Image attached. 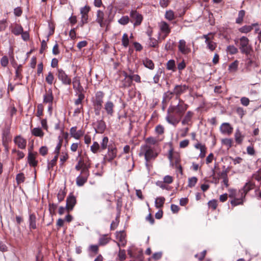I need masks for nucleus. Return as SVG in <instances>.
Wrapping results in <instances>:
<instances>
[{
  "label": "nucleus",
  "instance_id": "f257e3e1",
  "mask_svg": "<svg viewBox=\"0 0 261 261\" xmlns=\"http://www.w3.org/2000/svg\"><path fill=\"white\" fill-rule=\"evenodd\" d=\"M158 150L155 147L142 145L139 155V156H144L146 161L145 165L148 168V162L151 160H154L158 156Z\"/></svg>",
  "mask_w": 261,
  "mask_h": 261
},
{
  "label": "nucleus",
  "instance_id": "f03ea898",
  "mask_svg": "<svg viewBox=\"0 0 261 261\" xmlns=\"http://www.w3.org/2000/svg\"><path fill=\"white\" fill-rule=\"evenodd\" d=\"M188 108V105L185 103L183 100L179 99V102L176 106H170L167 110L168 112H173L181 119Z\"/></svg>",
  "mask_w": 261,
  "mask_h": 261
},
{
  "label": "nucleus",
  "instance_id": "7ed1b4c3",
  "mask_svg": "<svg viewBox=\"0 0 261 261\" xmlns=\"http://www.w3.org/2000/svg\"><path fill=\"white\" fill-rule=\"evenodd\" d=\"M228 196L233 199L230 201V203L232 206L242 204L244 202V197H242L241 195H238V191L234 189H229Z\"/></svg>",
  "mask_w": 261,
  "mask_h": 261
},
{
  "label": "nucleus",
  "instance_id": "20e7f679",
  "mask_svg": "<svg viewBox=\"0 0 261 261\" xmlns=\"http://www.w3.org/2000/svg\"><path fill=\"white\" fill-rule=\"evenodd\" d=\"M240 49L242 54L247 55L252 51V47L249 44V40L246 37L243 36L240 39Z\"/></svg>",
  "mask_w": 261,
  "mask_h": 261
},
{
  "label": "nucleus",
  "instance_id": "39448f33",
  "mask_svg": "<svg viewBox=\"0 0 261 261\" xmlns=\"http://www.w3.org/2000/svg\"><path fill=\"white\" fill-rule=\"evenodd\" d=\"M89 175L88 167L85 166L83 168L80 175L76 177V184L77 186L79 187L83 186L87 182Z\"/></svg>",
  "mask_w": 261,
  "mask_h": 261
},
{
  "label": "nucleus",
  "instance_id": "423d86ee",
  "mask_svg": "<svg viewBox=\"0 0 261 261\" xmlns=\"http://www.w3.org/2000/svg\"><path fill=\"white\" fill-rule=\"evenodd\" d=\"M188 89V87L185 85H176L174 88L173 91H169L166 92V94L167 97L170 98H172V95L175 94L177 99H179V96L184 93Z\"/></svg>",
  "mask_w": 261,
  "mask_h": 261
},
{
  "label": "nucleus",
  "instance_id": "0eeeda50",
  "mask_svg": "<svg viewBox=\"0 0 261 261\" xmlns=\"http://www.w3.org/2000/svg\"><path fill=\"white\" fill-rule=\"evenodd\" d=\"M213 35L211 33L203 35L202 37V38L205 39L206 48L211 51H214L217 47V43L213 41Z\"/></svg>",
  "mask_w": 261,
  "mask_h": 261
},
{
  "label": "nucleus",
  "instance_id": "6e6552de",
  "mask_svg": "<svg viewBox=\"0 0 261 261\" xmlns=\"http://www.w3.org/2000/svg\"><path fill=\"white\" fill-rule=\"evenodd\" d=\"M96 21L101 28L107 25L110 23V21L105 17L104 12L100 10H98L96 12Z\"/></svg>",
  "mask_w": 261,
  "mask_h": 261
},
{
  "label": "nucleus",
  "instance_id": "1a4fd4ad",
  "mask_svg": "<svg viewBox=\"0 0 261 261\" xmlns=\"http://www.w3.org/2000/svg\"><path fill=\"white\" fill-rule=\"evenodd\" d=\"M56 75L58 79L61 81L62 83L65 85H69L71 83V79L62 69H58Z\"/></svg>",
  "mask_w": 261,
  "mask_h": 261
},
{
  "label": "nucleus",
  "instance_id": "9d476101",
  "mask_svg": "<svg viewBox=\"0 0 261 261\" xmlns=\"http://www.w3.org/2000/svg\"><path fill=\"white\" fill-rule=\"evenodd\" d=\"M167 115L165 119L167 122L173 126H176L180 121V118L173 112H168L167 111Z\"/></svg>",
  "mask_w": 261,
  "mask_h": 261
},
{
  "label": "nucleus",
  "instance_id": "9b49d317",
  "mask_svg": "<svg viewBox=\"0 0 261 261\" xmlns=\"http://www.w3.org/2000/svg\"><path fill=\"white\" fill-rule=\"evenodd\" d=\"M130 21L134 22V25H139L142 21V16L137 11L132 10L130 13Z\"/></svg>",
  "mask_w": 261,
  "mask_h": 261
},
{
  "label": "nucleus",
  "instance_id": "f8f14e48",
  "mask_svg": "<svg viewBox=\"0 0 261 261\" xmlns=\"http://www.w3.org/2000/svg\"><path fill=\"white\" fill-rule=\"evenodd\" d=\"M159 27L161 33L164 34L163 39H164L170 33L171 29L169 24L164 21H162L159 23Z\"/></svg>",
  "mask_w": 261,
  "mask_h": 261
},
{
  "label": "nucleus",
  "instance_id": "ddd939ff",
  "mask_svg": "<svg viewBox=\"0 0 261 261\" xmlns=\"http://www.w3.org/2000/svg\"><path fill=\"white\" fill-rule=\"evenodd\" d=\"M104 93L101 91H98L95 94V99L93 102L94 107H97V109H101L103 103V98Z\"/></svg>",
  "mask_w": 261,
  "mask_h": 261
},
{
  "label": "nucleus",
  "instance_id": "4468645a",
  "mask_svg": "<svg viewBox=\"0 0 261 261\" xmlns=\"http://www.w3.org/2000/svg\"><path fill=\"white\" fill-rule=\"evenodd\" d=\"M76 203L75 197L70 193L66 199V210L68 212L72 211Z\"/></svg>",
  "mask_w": 261,
  "mask_h": 261
},
{
  "label": "nucleus",
  "instance_id": "2eb2a0df",
  "mask_svg": "<svg viewBox=\"0 0 261 261\" xmlns=\"http://www.w3.org/2000/svg\"><path fill=\"white\" fill-rule=\"evenodd\" d=\"M223 170L221 172L218 173V175L219 178L223 179V183L224 184L226 187H228L229 186L228 184V178L227 174L229 172L228 168L225 167V166H223Z\"/></svg>",
  "mask_w": 261,
  "mask_h": 261
},
{
  "label": "nucleus",
  "instance_id": "dca6fc26",
  "mask_svg": "<svg viewBox=\"0 0 261 261\" xmlns=\"http://www.w3.org/2000/svg\"><path fill=\"white\" fill-rule=\"evenodd\" d=\"M72 84L73 88L75 91L76 94L83 93L84 88L81 85L79 77L76 76L73 79Z\"/></svg>",
  "mask_w": 261,
  "mask_h": 261
},
{
  "label": "nucleus",
  "instance_id": "f3484780",
  "mask_svg": "<svg viewBox=\"0 0 261 261\" xmlns=\"http://www.w3.org/2000/svg\"><path fill=\"white\" fill-rule=\"evenodd\" d=\"M178 50L184 55L189 54L191 51V49L186 44L185 40L181 39L178 42Z\"/></svg>",
  "mask_w": 261,
  "mask_h": 261
},
{
  "label": "nucleus",
  "instance_id": "a211bd4d",
  "mask_svg": "<svg viewBox=\"0 0 261 261\" xmlns=\"http://www.w3.org/2000/svg\"><path fill=\"white\" fill-rule=\"evenodd\" d=\"M93 125L96 133H103L106 128V123L102 120H97Z\"/></svg>",
  "mask_w": 261,
  "mask_h": 261
},
{
  "label": "nucleus",
  "instance_id": "6ab92c4d",
  "mask_svg": "<svg viewBox=\"0 0 261 261\" xmlns=\"http://www.w3.org/2000/svg\"><path fill=\"white\" fill-rule=\"evenodd\" d=\"M14 143L18 148L23 149L27 146V140L20 135L16 136L14 139Z\"/></svg>",
  "mask_w": 261,
  "mask_h": 261
},
{
  "label": "nucleus",
  "instance_id": "aec40b11",
  "mask_svg": "<svg viewBox=\"0 0 261 261\" xmlns=\"http://www.w3.org/2000/svg\"><path fill=\"white\" fill-rule=\"evenodd\" d=\"M254 185L251 182H248L245 184L242 189L238 191V195H241L242 197L245 198L247 192L252 189Z\"/></svg>",
  "mask_w": 261,
  "mask_h": 261
},
{
  "label": "nucleus",
  "instance_id": "412c9836",
  "mask_svg": "<svg viewBox=\"0 0 261 261\" xmlns=\"http://www.w3.org/2000/svg\"><path fill=\"white\" fill-rule=\"evenodd\" d=\"M70 134L72 137L79 140L84 135V131L82 129L76 130V127H72L70 129Z\"/></svg>",
  "mask_w": 261,
  "mask_h": 261
},
{
  "label": "nucleus",
  "instance_id": "4be33fe9",
  "mask_svg": "<svg viewBox=\"0 0 261 261\" xmlns=\"http://www.w3.org/2000/svg\"><path fill=\"white\" fill-rule=\"evenodd\" d=\"M220 132L223 134L230 135L232 133L233 127L229 123H223L220 127Z\"/></svg>",
  "mask_w": 261,
  "mask_h": 261
},
{
  "label": "nucleus",
  "instance_id": "5701e85b",
  "mask_svg": "<svg viewBox=\"0 0 261 261\" xmlns=\"http://www.w3.org/2000/svg\"><path fill=\"white\" fill-rule=\"evenodd\" d=\"M115 105L111 101H107L104 105V109L109 116H113L114 112Z\"/></svg>",
  "mask_w": 261,
  "mask_h": 261
},
{
  "label": "nucleus",
  "instance_id": "b1692460",
  "mask_svg": "<svg viewBox=\"0 0 261 261\" xmlns=\"http://www.w3.org/2000/svg\"><path fill=\"white\" fill-rule=\"evenodd\" d=\"M116 239L119 241V243H117V245L124 246L126 243L125 240V234L123 231H121L116 233Z\"/></svg>",
  "mask_w": 261,
  "mask_h": 261
},
{
  "label": "nucleus",
  "instance_id": "393cba45",
  "mask_svg": "<svg viewBox=\"0 0 261 261\" xmlns=\"http://www.w3.org/2000/svg\"><path fill=\"white\" fill-rule=\"evenodd\" d=\"M145 144L143 145H147L151 147H155L158 149V142L157 140L153 137H148L145 140Z\"/></svg>",
  "mask_w": 261,
  "mask_h": 261
},
{
  "label": "nucleus",
  "instance_id": "a878e982",
  "mask_svg": "<svg viewBox=\"0 0 261 261\" xmlns=\"http://www.w3.org/2000/svg\"><path fill=\"white\" fill-rule=\"evenodd\" d=\"M117 155V149L116 147H110L108 148L107 160L108 161H112Z\"/></svg>",
  "mask_w": 261,
  "mask_h": 261
},
{
  "label": "nucleus",
  "instance_id": "bb28decb",
  "mask_svg": "<svg viewBox=\"0 0 261 261\" xmlns=\"http://www.w3.org/2000/svg\"><path fill=\"white\" fill-rule=\"evenodd\" d=\"M53 95L51 90H48V91L43 96V102L45 103H49L52 104L53 100Z\"/></svg>",
  "mask_w": 261,
  "mask_h": 261
},
{
  "label": "nucleus",
  "instance_id": "cd10ccee",
  "mask_svg": "<svg viewBox=\"0 0 261 261\" xmlns=\"http://www.w3.org/2000/svg\"><path fill=\"white\" fill-rule=\"evenodd\" d=\"M23 30V28L20 24H15L11 26V32L16 36L20 35Z\"/></svg>",
  "mask_w": 261,
  "mask_h": 261
},
{
  "label": "nucleus",
  "instance_id": "c85d7f7f",
  "mask_svg": "<svg viewBox=\"0 0 261 261\" xmlns=\"http://www.w3.org/2000/svg\"><path fill=\"white\" fill-rule=\"evenodd\" d=\"M3 142H9L11 138L10 137V129L8 127L5 128L2 133Z\"/></svg>",
  "mask_w": 261,
  "mask_h": 261
},
{
  "label": "nucleus",
  "instance_id": "c756f323",
  "mask_svg": "<svg viewBox=\"0 0 261 261\" xmlns=\"http://www.w3.org/2000/svg\"><path fill=\"white\" fill-rule=\"evenodd\" d=\"M36 153H34L32 152H29L28 156V162L29 164L33 166L37 165V162L35 160V155Z\"/></svg>",
  "mask_w": 261,
  "mask_h": 261
},
{
  "label": "nucleus",
  "instance_id": "7c9ffc66",
  "mask_svg": "<svg viewBox=\"0 0 261 261\" xmlns=\"http://www.w3.org/2000/svg\"><path fill=\"white\" fill-rule=\"evenodd\" d=\"M244 137V135H242L239 129L236 130L234 134V139L238 144H240L242 143Z\"/></svg>",
  "mask_w": 261,
  "mask_h": 261
},
{
  "label": "nucleus",
  "instance_id": "2f4dec72",
  "mask_svg": "<svg viewBox=\"0 0 261 261\" xmlns=\"http://www.w3.org/2000/svg\"><path fill=\"white\" fill-rule=\"evenodd\" d=\"M143 64L144 66L149 69L152 70L154 68V65L152 61L149 59L146 58L143 60Z\"/></svg>",
  "mask_w": 261,
  "mask_h": 261
},
{
  "label": "nucleus",
  "instance_id": "473e14b6",
  "mask_svg": "<svg viewBox=\"0 0 261 261\" xmlns=\"http://www.w3.org/2000/svg\"><path fill=\"white\" fill-rule=\"evenodd\" d=\"M193 115V112L191 111L187 112L183 120L181 121L182 124L185 125L188 124V123L191 121Z\"/></svg>",
  "mask_w": 261,
  "mask_h": 261
},
{
  "label": "nucleus",
  "instance_id": "72a5a7b5",
  "mask_svg": "<svg viewBox=\"0 0 261 261\" xmlns=\"http://www.w3.org/2000/svg\"><path fill=\"white\" fill-rule=\"evenodd\" d=\"M36 217L34 214H30L29 217V225L31 229L36 228Z\"/></svg>",
  "mask_w": 261,
  "mask_h": 261
},
{
  "label": "nucleus",
  "instance_id": "f704fd0d",
  "mask_svg": "<svg viewBox=\"0 0 261 261\" xmlns=\"http://www.w3.org/2000/svg\"><path fill=\"white\" fill-rule=\"evenodd\" d=\"M165 198L164 197H159L155 199V206L156 208H159L163 206Z\"/></svg>",
  "mask_w": 261,
  "mask_h": 261
},
{
  "label": "nucleus",
  "instance_id": "c9c22d12",
  "mask_svg": "<svg viewBox=\"0 0 261 261\" xmlns=\"http://www.w3.org/2000/svg\"><path fill=\"white\" fill-rule=\"evenodd\" d=\"M32 134L33 135L36 137H42L44 136V133L42 130V129L39 127H35L34 128L32 131Z\"/></svg>",
  "mask_w": 261,
  "mask_h": 261
},
{
  "label": "nucleus",
  "instance_id": "e433bc0d",
  "mask_svg": "<svg viewBox=\"0 0 261 261\" xmlns=\"http://www.w3.org/2000/svg\"><path fill=\"white\" fill-rule=\"evenodd\" d=\"M167 69L169 70L175 71L176 70V67L175 61L174 60H170L167 63Z\"/></svg>",
  "mask_w": 261,
  "mask_h": 261
},
{
  "label": "nucleus",
  "instance_id": "4c0bfd02",
  "mask_svg": "<svg viewBox=\"0 0 261 261\" xmlns=\"http://www.w3.org/2000/svg\"><path fill=\"white\" fill-rule=\"evenodd\" d=\"M110 240V238L107 237L106 236H103L100 237L99 239L98 243L99 245L104 246L108 244Z\"/></svg>",
  "mask_w": 261,
  "mask_h": 261
},
{
  "label": "nucleus",
  "instance_id": "58836bf2",
  "mask_svg": "<svg viewBox=\"0 0 261 261\" xmlns=\"http://www.w3.org/2000/svg\"><path fill=\"white\" fill-rule=\"evenodd\" d=\"M100 145L97 142H94L90 147V150L93 153H96L100 150Z\"/></svg>",
  "mask_w": 261,
  "mask_h": 261
},
{
  "label": "nucleus",
  "instance_id": "ea45409f",
  "mask_svg": "<svg viewBox=\"0 0 261 261\" xmlns=\"http://www.w3.org/2000/svg\"><path fill=\"white\" fill-rule=\"evenodd\" d=\"M239 65V62L237 60L234 61L231 63L228 67V70L230 72H234L237 71Z\"/></svg>",
  "mask_w": 261,
  "mask_h": 261
},
{
  "label": "nucleus",
  "instance_id": "a19ab883",
  "mask_svg": "<svg viewBox=\"0 0 261 261\" xmlns=\"http://www.w3.org/2000/svg\"><path fill=\"white\" fill-rule=\"evenodd\" d=\"M163 70L162 69H160L159 70H158L156 73L154 75V76L153 78V82L155 84L159 83L160 77H161V74L163 73Z\"/></svg>",
  "mask_w": 261,
  "mask_h": 261
},
{
  "label": "nucleus",
  "instance_id": "79ce46f5",
  "mask_svg": "<svg viewBox=\"0 0 261 261\" xmlns=\"http://www.w3.org/2000/svg\"><path fill=\"white\" fill-rule=\"evenodd\" d=\"M165 17L169 21H171L174 19V13L172 10H168L166 12Z\"/></svg>",
  "mask_w": 261,
  "mask_h": 261
},
{
  "label": "nucleus",
  "instance_id": "37998d69",
  "mask_svg": "<svg viewBox=\"0 0 261 261\" xmlns=\"http://www.w3.org/2000/svg\"><path fill=\"white\" fill-rule=\"evenodd\" d=\"M245 12L244 10H241L239 12L238 17L236 19V23L240 24L242 23L243 20V18L245 16Z\"/></svg>",
  "mask_w": 261,
  "mask_h": 261
},
{
  "label": "nucleus",
  "instance_id": "c03bdc74",
  "mask_svg": "<svg viewBox=\"0 0 261 261\" xmlns=\"http://www.w3.org/2000/svg\"><path fill=\"white\" fill-rule=\"evenodd\" d=\"M108 141L109 139L107 137H105L103 138L102 142L100 143V149L105 150L107 148Z\"/></svg>",
  "mask_w": 261,
  "mask_h": 261
},
{
  "label": "nucleus",
  "instance_id": "a18cd8bd",
  "mask_svg": "<svg viewBox=\"0 0 261 261\" xmlns=\"http://www.w3.org/2000/svg\"><path fill=\"white\" fill-rule=\"evenodd\" d=\"M226 50L230 55H234L238 52L237 48L233 45L228 46Z\"/></svg>",
  "mask_w": 261,
  "mask_h": 261
},
{
  "label": "nucleus",
  "instance_id": "49530a36",
  "mask_svg": "<svg viewBox=\"0 0 261 261\" xmlns=\"http://www.w3.org/2000/svg\"><path fill=\"white\" fill-rule=\"evenodd\" d=\"M252 30V26L244 25L239 29V31L242 33H247Z\"/></svg>",
  "mask_w": 261,
  "mask_h": 261
},
{
  "label": "nucleus",
  "instance_id": "de8ad7c7",
  "mask_svg": "<svg viewBox=\"0 0 261 261\" xmlns=\"http://www.w3.org/2000/svg\"><path fill=\"white\" fill-rule=\"evenodd\" d=\"M78 95V98L75 101V105L76 106H82V101L85 98V95L83 93L76 94Z\"/></svg>",
  "mask_w": 261,
  "mask_h": 261
},
{
  "label": "nucleus",
  "instance_id": "09e8293b",
  "mask_svg": "<svg viewBox=\"0 0 261 261\" xmlns=\"http://www.w3.org/2000/svg\"><path fill=\"white\" fill-rule=\"evenodd\" d=\"M129 44V39L127 36V34L126 33H124L123 35L122 38V44L123 46L125 47H126Z\"/></svg>",
  "mask_w": 261,
  "mask_h": 261
},
{
  "label": "nucleus",
  "instance_id": "8fccbe9b",
  "mask_svg": "<svg viewBox=\"0 0 261 261\" xmlns=\"http://www.w3.org/2000/svg\"><path fill=\"white\" fill-rule=\"evenodd\" d=\"M8 26V22L6 19L0 20V32L4 31Z\"/></svg>",
  "mask_w": 261,
  "mask_h": 261
},
{
  "label": "nucleus",
  "instance_id": "3c124183",
  "mask_svg": "<svg viewBox=\"0 0 261 261\" xmlns=\"http://www.w3.org/2000/svg\"><path fill=\"white\" fill-rule=\"evenodd\" d=\"M65 195L66 192L63 190L60 189L57 195L58 199L59 202L63 200Z\"/></svg>",
  "mask_w": 261,
  "mask_h": 261
},
{
  "label": "nucleus",
  "instance_id": "603ef678",
  "mask_svg": "<svg viewBox=\"0 0 261 261\" xmlns=\"http://www.w3.org/2000/svg\"><path fill=\"white\" fill-rule=\"evenodd\" d=\"M54 80V76L51 72H49L47 76L45 78L46 82L49 85H51L53 83Z\"/></svg>",
  "mask_w": 261,
  "mask_h": 261
},
{
  "label": "nucleus",
  "instance_id": "864d4df0",
  "mask_svg": "<svg viewBox=\"0 0 261 261\" xmlns=\"http://www.w3.org/2000/svg\"><path fill=\"white\" fill-rule=\"evenodd\" d=\"M43 106L42 104H39L37 106V111L36 116L40 119V117L43 115Z\"/></svg>",
  "mask_w": 261,
  "mask_h": 261
},
{
  "label": "nucleus",
  "instance_id": "5fc2aeb1",
  "mask_svg": "<svg viewBox=\"0 0 261 261\" xmlns=\"http://www.w3.org/2000/svg\"><path fill=\"white\" fill-rule=\"evenodd\" d=\"M197 181V178L196 177H192L189 178L188 186L191 188L195 186Z\"/></svg>",
  "mask_w": 261,
  "mask_h": 261
},
{
  "label": "nucleus",
  "instance_id": "6e6d98bb",
  "mask_svg": "<svg viewBox=\"0 0 261 261\" xmlns=\"http://www.w3.org/2000/svg\"><path fill=\"white\" fill-rule=\"evenodd\" d=\"M25 179L24 175L23 173H19L16 175V180L18 184L24 182Z\"/></svg>",
  "mask_w": 261,
  "mask_h": 261
},
{
  "label": "nucleus",
  "instance_id": "4d7b16f0",
  "mask_svg": "<svg viewBox=\"0 0 261 261\" xmlns=\"http://www.w3.org/2000/svg\"><path fill=\"white\" fill-rule=\"evenodd\" d=\"M129 20V19L127 16H124L119 19L118 22L122 25H125L128 23Z\"/></svg>",
  "mask_w": 261,
  "mask_h": 261
},
{
  "label": "nucleus",
  "instance_id": "13d9d810",
  "mask_svg": "<svg viewBox=\"0 0 261 261\" xmlns=\"http://www.w3.org/2000/svg\"><path fill=\"white\" fill-rule=\"evenodd\" d=\"M252 177L261 182V170H259L252 175Z\"/></svg>",
  "mask_w": 261,
  "mask_h": 261
},
{
  "label": "nucleus",
  "instance_id": "bf43d9fd",
  "mask_svg": "<svg viewBox=\"0 0 261 261\" xmlns=\"http://www.w3.org/2000/svg\"><path fill=\"white\" fill-rule=\"evenodd\" d=\"M149 39V41L148 44L150 46L153 47H156L158 46V41L153 38H150Z\"/></svg>",
  "mask_w": 261,
  "mask_h": 261
},
{
  "label": "nucleus",
  "instance_id": "052dcab7",
  "mask_svg": "<svg viewBox=\"0 0 261 261\" xmlns=\"http://www.w3.org/2000/svg\"><path fill=\"white\" fill-rule=\"evenodd\" d=\"M58 158V155H56L54 158L48 164V168L49 169L53 168L56 165Z\"/></svg>",
  "mask_w": 261,
  "mask_h": 261
},
{
  "label": "nucleus",
  "instance_id": "680f3d73",
  "mask_svg": "<svg viewBox=\"0 0 261 261\" xmlns=\"http://www.w3.org/2000/svg\"><path fill=\"white\" fill-rule=\"evenodd\" d=\"M90 11V7L87 6H85L82 7L80 9V13L81 15H88V14Z\"/></svg>",
  "mask_w": 261,
  "mask_h": 261
},
{
  "label": "nucleus",
  "instance_id": "e2e57ef3",
  "mask_svg": "<svg viewBox=\"0 0 261 261\" xmlns=\"http://www.w3.org/2000/svg\"><path fill=\"white\" fill-rule=\"evenodd\" d=\"M208 205L210 207L216 210L217 206V201L215 199L211 200L208 202Z\"/></svg>",
  "mask_w": 261,
  "mask_h": 261
},
{
  "label": "nucleus",
  "instance_id": "0e129e2a",
  "mask_svg": "<svg viewBox=\"0 0 261 261\" xmlns=\"http://www.w3.org/2000/svg\"><path fill=\"white\" fill-rule=\"evenodd\" d=\"M128 78L130 80H134L135 82L137 83H140L141 82V78L140 76L138 74H135V75H129Z\"/></svg>",
  "mask_w": 261,
  "mask_h": 261
},
{
  "label": "nucleus",
  "instance_id": "69168bd1",
  "mask_svg": "<svg viewBox=\"0 0 261 261\" xmlns=\"http://www.w3.org/2000/svg\"><path fill=\"white\" fill-rule=\"evenodd\" d=\"M125 251L124 250H119L118 257L120 261H123L125 259Z\"/></svg>",
  "mask_w": 261,
  "mask_h": 261
},
{
  "label": "nucleus",
  "instance_id": "338daca9",
  "mask_svg": "<svg viewBox=\"0 0 261 261\" xmlns=\"http://www.w3.org/2000/svg\"><path fill=\"white\" fill-rule=\"evenodd\" d=\"M155 130L158 134L161 135L164 132V128L162 125H158L155 127Z\"/></svg>",
  "mask_w": 261,
  "mask_h": 261
},
{
  "label": "nucleus",
  "instance_id": "774afa93",
  "mask_svg": "<svg viewBox=\"0 0 261 261\" xmlns=\"http://www.w3.org/2000/svg\"><path fill=\"white\" fill-rule=\"evenodd\" d=\"M222 143L224 145L230 148L232 146V141L231 139H225L222 140Z\"/></svg>",
  "mask_w": 261,
  "mask_h": 261
}]
</instances>
